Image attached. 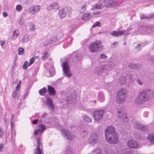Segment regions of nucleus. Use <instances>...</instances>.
Wrapping results in <instances>:
<instances>
[{
  "label": "nucleus",
  "instance_id": "1",
  "mask_svg": "<svg viewBox=\"0 0 154 154\" xmlns=\"http://www.w3.org/2000/svg\"><path fill=\"white\" fill-rule=\"evenodd\" d=\"M153 95L154 92L152 90L148 88L143 89L139 93L135 100V103L137 104L144 103L151 99Z\"/></svg>",
  "mask_w": 154,
  "mask_h": 154
},
{
  "label": "nucleus",
  "instance_id": "2",
  "mask_svg": "<svg viewBox=\"0 0 154 154\" xmlns=\"http://www.w3.org/2000/svg\"><path fill=\"white\" fill-rule=\"evenodd\" d=\"M105 136L107 141L110 143L116 144L119 141L117 134L113 126H109L106 129Z\"/></svg>",
  "mask_w": 154,
  "mask_h": 154
},
{
  "label": "nucleus",
  "instance_id": "3",
  "mask_svg": "<svg viewBox=\"0 0 154 154\" xmlns=\"http://www.w3.org/2000/svg\"><path fill=\"white\" fill-rule=\"evenodd\" d=\"M114 66V64L112 62L108 63L104 65L98 66L95 69V73L97 74L100 75L103 73L106 72Z\"/></svg>",
  "mask_w": 154,
  "mask_h": 154
},
{
  "label": "nucleus",
  "instance_id": "4",
  "mask_svg": "<svg viewBox=\"0 0 154 154\" xmlns=\"http://www.w3.org/2000/svg\"><path fill=\"white\" fill-rule=\"evenodd\" d=\"M126 90L125 89L122 88L119 90L116 98V101L117 103H121L125 101L126 97Z\"/></svg>",
  "mask_w": 154,
  "mask_h": 154
},
{
  "label": "nucleus",
  "instance_id": "5",
  "mask_svg": "<svg viewBox=\"0 0 154 154\" xmlns=\"http://www.w3.org/2000/svg\"><path fill=\"white\" fill-rule=\"evenodd\" d=\"M62 66L64 75L68 78L71 77L72 74L70 72V67L68 63L66 62H64L62 63Z\"/></svg>",
  "mask_w": 154,
  "mask_h": 154
},
{
  "label": "nucleus",
  "instance_id": "6",
  "mask_svg": "<svg viewBox=\"0 0 154 154\" xmlns=\"http://www.w3.org/2000/svg\"><path fill=\"white\" fill-rule=\"evenodd\" d=\"M71 11V8L69 7H66L61 9L58 13V15L61 19L65 17L66 14H69Z\"/></svg>",
  "mask_w": 154,
  "mask_h": 154
},
{
  "label": "nucleus",
  "instance_id": "7",
  "mask_svg": "<svg viewBox=\"0 0 154 154\" xmlns=\"http://www.w3.org/2000/svg\"><path fill=\"white\" fill-rule=\"evenodd\" d=\"M117 116L120 119H121L124 123L129 122L127 115L121 109H118L117 110Z\"/></svg>",
  "mask_w": 154,
  "mask_h": 154
},
{
  "label": "nucleus",
  "instance_id": "8",
  "mask_svg": "<svg viewBox=\"0 0 154 154\" xmlns=\"http://www.w3.org/2000/svg\"><path fill=\"white\" fill-rule=\"evenodd\" d=\"M101 43V42L98 40L93 42L89 46L90 51L93 52L98 51L100 47Z\"/></svg>",
  "mask_w": 154,
  "mask_h": 154
},
{
  "label": "nucleus",
  "instance_id": "9",
  "mask_svg": "<svg viewBox=\"0 0 154 154\" xmlns=\"http://www.w3.org/2000/svg\"><path fill=\"white\" fill-rule=\"evenodd\" d=\"M104 113V110H100L94 111L92 114L95 120L98 121L102 119Z\"/></svg>",
  "mask_w": 154,
  "mask_h": 154
},
{
  "label": "nucleus",
  "instance_id": "10",
  "mask_svg": "<svg viewBox=\"0 0 154 154\" xmlns=\"http://www.w3.org/2000/svg\"><path fill=\"white\" fill-rule=\"evenodd\" d=\"M107 1L106 0H100L98 3L94 5L92 10H94L95 9H100L104 6H106Z\"/></svg>",
  "mask_w": 154,
  "mask_h": 154
},
{
  "label": "nucleus",
  "instance_id": "11",
  "mask_svg": "<svg viewBox=\"0 0 154 154\" xmlns=\"http://www.w3.org/2000/svg\"><path fill=\"white\" fill-rule=\"evenodd\" d=\"M133 122L134 127L137 129L142 131H146L148 129V127L146 125H143L140 124L138 122L134 120Z\"/></svg>",
  "mask_w": 154,
  "mask_h": 154
},
{
  "label": "nucleus",
  "instance_id": "12",
  "mask_svg": "<svg viewBox=\"0 0 154 154\" xmlns=\"http://www.w3.org/2000/svg\"><path fill=\"white\" fill-rule=\"evenodd\" d=\"M40 140L41 137L37 138V145L36 148L34 151L33 154H42V151L40 147H42V144Z\"/></svg>",
  "mask_w": 154,
  "mask_h": 154
},
{
  "label": "nucleus",
  "instance_id": "13",
  "mask_svg": "<svg viewBox=\"0 0 154 154\" xmlns=\"http://www.w3.org/2000/svg\"><path fill=\"white\" fill-rule=\"evenodd\" d=\"M62 131V135L64 137L69 140H72L73 138V135L71 134L70 131L66 130L64 129L61 130Z\"/></svg>",
  "mask_w": 154,
  "mask_h": 154
},
{
  "label": "nucleus",
  "instance_id": "14",
  "mask_svg": "<svg viewBox=\"0 0 154 154\" xmlns=\"http://www.w3.org/2000/svg\"><path fill=\"white\" fill-rule=\"evenodd\" d=\"M128 146L130 148L134 149L137 148L139 146V143L134 140H130L127 142Z\"/></svg>",
  "mask_w": 154,
  "mask_h": 154
},
{
  "label": "nucleus",
  "instance_id": "15",
  "mask_svg": "<svg viewBox=\"0 0 154 154\" xmlns=\"http://www.w3.org/2000/svg\"><path fill=\"white\" fill-rule=\"evenodd\" d=\"M46 104L48 109L50 110L54 109V106L52 100L48 97H47L46 100Z\"/></svg>",
  "mask_w": 154,
  "mask_h": 154
},
{
  "label": "nucleus",
  "instance_id": "16",
  "mask_svg": "<svg viewBox=\"0 0 154 154\" xmlns=\"http://www.w3.org/2000/svg\"><path fill=\"white\" fill-rule=\"evenodd\" d=\"M40 8L39 5H32L29 9V12L32 14H35L39 11Z\"/></svg>",
  "mask_w": 154,
  "mask_h": 154
},
{
  "label": "nucleus",
  "instance_id": "17",
  "mask_svg": "<svg viewBox=\"0 0 154 154\" xmlns=\"http://www.w3.org/2000/svg\"><path fill=\"white\" fill-rule=\"evenodd\" d=\"M97 139L98 137L96 134H92L89 138V143L92 145H94L97 142Z\"/></svg>",
  "mask_w": 154,
  "mask_h": 154
},
{
  "label": "nucleus",
  "instance_id": "18",
  "mask_svg": "<svg viewBox=\"0 0 154 154\" xmlns=\"http://www.w3.org/2000/svg\"><path fill=\"white\" fill-rule=\"evenodd\" d=\"M46 128L45 125L43 124L40 125L39 126V128L34 131V135L39 134L43 132Z\"/></svg>",
  "mask_w": 154,
  "mask_h": 154
},
{
  "label": "nucleus",
  "instance_id": "19",
  "mask_svg": "<svg viewBox=\"0 0 154 154\" xmlns=\"http://www.w3.org/2000/svg\"><path fill=\"white\" fill-rule=\"evenodd\" d=\"M126 31L122 30L119 31H112L110 32V34L111 35H114L116 36H121L124 34L126 35L128 34L126 33H125Z\"/></svg>",
  "mask_w": 154,
  "mask_h": 154
},
{
  "label": "nucleus",
  "instance_id": "20",
  "mask_svg": "<svg viewBox=\"0 0 154 154\" xmlns=\"http://www.w3.org/2000/svg\"><path fill=\"white\" fill-rule=\"evenodd\" d=\"M59 6L57 3L54 2L51 3L50 5L47 8V9L49 11L53 9L58 10Z\"/></svg>",
  "mask_w": 154,
  "mask_h": 154
},
{
  "label": "nucleus",
  "instance_id": "21",
  "mask_svg": "<svg viewBox=\"0 0 154 154\" xmlns=\"http://www.w3.org/2000/svg\"><path fill=\"white\" fill-rule=\"evenodd\" d=\"M107 1V2L106 6L107 7H115L117 5L116 2L115 1L111 0H109Z\"/></svg>",
  "mask_w": 154,
  "mask_h": 154
},
{
  "label": "nucleus",
  "instance_id": "22",
  "mask_svg": "<svg viewBox=\"0 0 154 154\" xmlns=\"http://www.w3.org/2000/svg\"><path fill=\"white\" fill-rule=\"evenodd\" d=\"M121 154H136V152L131 150L129 148H125L121 152Z\"/></svg>",
  "mask_w": 154,
  "mask_h": 154
},
{
  "label": "nucleus",
  "instance_id": "23",
  "mask_svg": "<svg viewBox=\"0 0 154 154\" xmlns=\"http://www.w3.org/2000/svg\"><path fill=\"white\" fill-rule=\"evenodd\" d=\"M48 92L50 95L54 96L55 95L56 92L53 87L51 86L48 85Z\"/></svg>",
  "mask_w": 154,
  "mask_h": 154
},
{
  "label": "nucleus",
  "instance_id": "24",
  "mask_svg": "<svg viewBox=\"0 0 154 154\" xmlns=\"http://www.w3.org/2000/svg\"><path fill=\"white\" fill-rule=\"evenodd\" d=\"M56 38L54 37L53 39L49 40L48 38H46L45 39L44 43V45L45 46H46L49 44L54 42L56 41Z\"/></svg>",
  "mask_w": 154,
  "mask_h": 154
},
{
  "label": "nucleus",
  "instance_id": "25",
  "mask_svg": "<svg viewBox=\"0 0 154 154\" xmlns=\"http://www.w3.org/2000/svg\"><path fill=\"white\" fill-rule=\"evenodd\" d=\"M92 16L90 13H86L82 15V19L83 20H88Z\"/></svg>",
  "mask_w": 154,
  "mask_h": 154
},
{
  "label": "nucleus",
  "instance_id": "26",
  "mask_svg": "<svg viewBox=\"0 0 154 154\" xmlns=\"http://www.w3.org/2000/svg\"><path fill=\"white\" fill-rule=\"evenodd\" d=\"M91 154H102L101 150L99 148H96L92 151Z\"/></svg>",
  "mask_w": 154,
  "mask_h": 154
},
{
  "label": "nucleus",
  "instance_id": "27",
  "mask_svg": "<svg viewBox=\"0 0 154 154\" xmlns=\"http://www.w3.org/2000/svg\"><path fill=\"white\" fill-rule=\"evenodd\" d=\"M119 82L120 85L125 84L126 83L125 78L124 76H122L119 78Z\"/></svg>",
  "mask_w": 154,
  "mask_h": 154
},
{
  "label": "nucleus",
  "instance_id": "28",
  "mask_svg": "<svg viewBox=\"0 0 154 154\" xmlns=\"http://www.w3.org/2000/svg\"><path fill=\"white\" fill-rule=\"evenodd\" d=\"M19 34V32L18 30H15L13 31V37L12 39L13 40L15 39Z\"/></svg>",
  "mask_w": 154,
  "mask_h": 154
},
{
  "label": "nucleus",
  "instance_id": "29",
  "mask_svg": "<svg viewBox=\"0 0 154 154\" xmlns=\"http://www.w3.org/2000/svg\"><path fill=\"white\" fill-rule=\"evenodd\" d=\"M83 118L84 120L87 123H89L92 122V119L90 117L86 115H84L83 116Z\"/></svg>",
  "mask_w": 154,
  "mask_h": 154
},
{
  "label": "nucleus",
  "instance_id": "30",
  "mask_svg": "<svg viewBox=\"0 0 154 154\" xmlns=\"http://www.w3.org/2000/svg\"><path fill=\"white\" fill-rule=\"evenodd\" d=\"M147 138L151 142L154 143V134H151L149 135Z\"/></svg>",
  "mask_w": 154,
  "mask_h": 154
},
{
  "label": "nucleus",
  "instance_id": "31",
  "mask_svg": "<svg viewBox=\"0 0 154 154\" xmlns=\"http://www.w3.org/2000/svg\"><path fill=\"white\" fill-rule=\"evenodd\" d=\"M29 40V36L27 34H26L23 37L22 41L23 42H27Z\"/></svg>",
  "mask_w": 154,
  "mask_h": 154
},
{
  "label": "nucleus",
  "instance_id": "32",
  "mask_svg": "<svg viewBox=\"0 0 154 154\" xmlns=\"http://www.w3.org/2000/svg\"><path fill=\"white\" fill-rule=\"evenodd\" d=\"M18 54L19 55H22L24 53V49L22 47H19L18 49Z\"/></svg>",
  "mask_w": 154,
  "mask_h": 154
},
{
  "label": "nucleus",
  "instance_id": "33",
  "mask_svg": "<svg viewBox=\"0 0 154 154\" xmlns=\"http://www.w3.org/2000/svg\"><path fill=\"white\" fill-rule=\"evenodd\" d=\"M46 89L44 88L39 91V94L42 95H44L46 92Z\"/></svg>",
  "mask_w": 154,
  "mask_h": 154
},
{
  "label": "nucleus",
  "instance_id": "34",
  "mask_svg": "<svg viewBox=\"0 0 154 154\" xmlns=\"http://www.w3.org/2000/svg\"><path fill=\"white\" fill-rule=\"evenodd\" d=\"M49 55V54L47 52L44 53L42 56V59L44 61L45 60L48 58Z\"/></svg>",
  "mask_w": 154,
  "mask_h": 154
},
{
  "label": "nucleus",
  "instance_id": "35",
  "mask_svg": "<svg viewBox=\"0 0 154 154\" xmlns=\"http://www.w3.org/2000/svg\"><path fill=\"white\" fill-rule=\"evenodd\" d=\"M87 6V5H85L82 7L80 10V12L81 14H82L85 12L86 10Z\"/></svg>",
  "mask_w": 154,
  "mask_h": 154
},
{
  "label": "nucleus",
  "instance_id": "36",
  "mask_svg": "<svg viewBox=\"0 0 154 154\" xmlns=\"http://www.w3.org/2000/svg\"><path fill=\"white\" fill-rule=\"evenodd\" d=\"M105 87L107 90L109 91L112 88V86L109 83H106Z\"/></svg>",
  "mask_w": 154,
  "mask_h": 154
},
{
  "label": "nucleus",
  "instance_id": "37",
  "mask_svg": "<svg viewBox=\"0 0 154 154\" xmlns=\"http://www.w3.org/2000/svg\"><path fill=\"white\" fill-rule=\"evenodd\" d=\"M142 45L140 44H136L134 46V48L135 49H137V50L139 51L141 49Z\"/></svg>",
  "mask_w": 154,
  "mask_h": 154
},
{
  "label": "nucleus",
  "instance_id": "38",
  "mask_svg": "<svg viewBox=\"0 0 154 154\" xmlns=\"http://www.w3.org/2000/svg\"><path fill=\"white\" fill-rule=\"evenodd\" d=\"M98 100L100 102H103L104 100V96L102 95H101L100 94H99Z\"/></svg>",
  "mask_w": 154,
  "mask_h": 154
},
{
  "label": "nucleus",
  "instance_id": "39",
  "mask_svg": "<svg viewBox=\"0 0 154 154\" xmlns=\"http://www.w3.org/2000/svg\"><path fill=\"white\" fill-rule=\"evenodd\" d=\"M29 29L31 30L34 31L35 29V25L34 24H30L29 26Z\"/></svg>",
  "mask_w": 154,
  "mask_h": 154
},
{
  "label": "nucleus",
  "instance_id": "40",
  "mask_svg": "<svg viewBox=\"0 0 154 154\" xmlns=\"http://www.w3.org/2000/svg\"><path fill=\"white\" fill-rule=\"evenodd\" d=\"M28 62L27 61H26L24 62V64L22 66L23 68L24 69H26L27 68L28 64Z\"/></svg>",
  "mask_w": 154,
  "mask_h": 154
},
{
  "label": "nucleus",
  "instance_id": "41",
  "mask_svg": "<svg viewBox=\"0 0 154 154\" xmlns=\"http://www.w3.org/2000/svg\"><path fill=\"white\" fill-rule=\"evenodd\" d=\"M16 10L18 12L21 11L22 9V7L20 5H17L16 7Z\"/></svg>",
  "mask_w": 154,
  "mask_h": 154
},
{
  "label": "nucleus",
  "instance_id": "42",
  "mask_svg": "<svg viewBox=\"0 0 154 154\" xmlns=\"http://www.w3.org/2000/svg\"><path fill=\"white\" fill-rule=\"evenodd\" d=\"M100 23L99 22L95 23L92 26V28H94L96 26H100Z\"/></svg>",
  "mask_w": 154,
  "mask_h": 154
},
{
  "label": "nucleus",
  "instance_id": "43",
  "mask_svg": "<svg viewBox=\"0 0 154 154\" xmlns=\"http://www.w3.org/2000/svg\"><path fill=\"white\" fill-rule=\"evenodd\" d=\"M73 40L72 38L71 37H69L67 39V42L70 44Z\"/></svg>",
  "mask_w": 154,
  "mask_h": 154
},
{
  "label": "nucleus",
  "instance_id": "44",
  "mask_svg": "<svg viewBox=\"0 0 154 154\" xmlns=\"http://www.w3.org/2000/svg\"><path fill=\"white\" fill-rule=\"evenodd\" d=\"M18 93V91L17 90H14V91L12 94V97L13 98H15L17 96Z\"/></svg>",
  "mask_w": 154,
  "mask_h": 154
},
{
  "label": "nucleus",
  "instance_id": "45",
  "mask_svg": "<svg viewBox=\"0 0 154 154\" xmlns=\"http://www.w3.org/2000/svg\"><path fill=\"white\" fill-rule=\"evenodd\" d=\"M66 154H72V149L71 148H69L68 150H66Z\"/></svg>",
  "mask_w": 154,
  "mask_h": 154
},
{
  "label": "nucleus",
  "instance_id": "46",
  "mask_svg": "<svg viewBox=\"0 0 154 154\" xmlns=\"http://www.w3.org/2000/svg\"><path fill=\"white\" fill-rule=\"evenodd\" d=\"M34 57L32 58L30 60L29 63V64L28 65V66H29L31 64H32L34 61Z\"/></svg>",
  "mask_w": 154,
  "mask_h": 154
},
{
  "label": "nucleus",
  "instance_id": "47",
  "mask_svg": "<svg viewBox=\"0 0 154 154\" xmlns=\"http://www.w3.org/2000/svg\"><path fill=\"white\" fill-rule=\"evenodd\" d=\"M14 116L13 115H12L11 120V124L12 126L14 124Z\"/></svg>",
  "mask_w": 154,
  "mask_h": 154
},
{
  "label": "nucleus",
  "instance_id": "48",
  "mask_svg": "<svg viewBox=\"0 0 154 154\" xmlns=\"http://www.w3.org/2000/svg\"><path fill=\"white\" fill-rule=\"evenodd\" d=\"M137 82L140 85H142L143 84V81L140 79H138L137 80Z\"/></svg>",
  "mask_w": 154,
  "mask_h": 154
},
{
  "label": "nucleus",
  "instance_id": "49",
  "mask_svg": "<svg viewBox=\"0 0 154 154\" xmlns=\"http://www.w3.org/2000/svg\"><path fill=\"white\" fill-rule=\"evenodd\" d=\"M42 117L43 119H45L48 117V114L44 112L42 115Z\"/></svg>",
  "mask_w": 154,
  "mask_h": 154
},
{
  "label": "nucleus",
  "instance_id": "50",
  "mask_svg": "<svg viewBox=\"0 0 154 154\" xmlns=\"http://www.w3.org/2000/svg\"><path fill=\"white\" fill-rule=\"evenodd\" d=\"M4 144L2 143L0 144V152H2L3 151V149L4 147Z\"/></svg>",
  "mask_w": 154,
  "mask_h": 154
},
{
  "label": "nucleus",
  "instance_id": "51",
  "mask_svg": "<svg viewBox=\"0 0 154 154\" xmlns=\"http://www.w3.org/2000/svg\"><path fill=\"white\" fill-rule=\"evenodd\" d=\"M151 17H148V16L145 17L143 15H142V16H140V18L141 20L143 19L144 18L149 19Z\"/></svg>",
  "mask_w": 154,
  "mask_h": 154
},
{
  "label": "nucleus",
  "instance_id": "52",
  "mask_svg": "<svg viewBox=\"0 0 154 154\" xmlns=\"http://www.w3.org/2000/svg\"><path fill=\"white\" fill-rule=\"evenodd\" d=\"M19 24L22 26L24 25V20L22 19H20L19 21Z\"/></svg>",
  "mask_w": 154,
  "mask_h": 154
},
{
  "label": "nucleus",
  "instance_id": "53",
  "mask_svg": "<svg viewBox=\"0 0 154 154\" xmlns=\"http://www.w3.org/2000/svg\"><path fill=\"white\" fill-rule=\"evenodd\" d=\"M100 58L101 59H105L107 58V57L103 54H101L100 56Z\"/></svg>",
  "mask_w": 154,
  "mask_h": 154
},
{
  "label": "nucleus",
  "instance_id": "54",
  "mask_svg": "<svg viewBox=\"0 0 154 154\" xmlns=\"http://www.w3.org/2000/svg\"><path fill=\"white\" fill-rule=\"evenodd\" d=\"M38 122V120L37 119H35L33 120L32 122V123L34 125L36 124Z\"/></svg>",
  "mask_w": 154,
  "mask_h": 154
},
{
  "label": "nucleus",
  "instance_id": "55",
  "mask_svg": "<svg viewBox=\"0 0 154 154\" xmlns=\"http://www.w3.org/2000/svg\"><path fill=\"white\" fill-rule=\"evenodd\" d=\"M150 60L151 62H154V56L151 57Z\"/></svg>",
  "mask_w": 154,
  "mask_h": 154
},
{
  "label": "nucleus",
  "instance_id": "56",
  "mask_svg": "<svg viewBox=\"0 0 154 154\" xmlns=\"http://www.w3.org/2000/svg\"><path fill=\"white\" fill-rule=\"evenodd\" d=\"M20 87V85L19 84H17L16 87V90L18 91Z\"/></svg>",
  "mask_w": 154,
  "mask_h": 154
},
{
  "label": "nucleus",
  "instance_id": "57",
  "mask_svg": "<svg viewBox=\"0 0 154 154\" xmlns=\"http://www.w3.org/2000/svg\"><path fill=\"white\" fill-rule=\"evenodd\" d=\"M117 42H115L114 43H112L111 44V46H115V45H117Z\"/></svg>",
  "mask_w": 154,
  "mask_h": 154
},
{
  "label": "nucleus",
  "instance_id": "58",
  "mask_svg": "<svg viewBox=\"0 0 154 154\" xmlns=\"http://www.w3.org/2000/svg\"><path fill=\"white\" fill-rule=\"evenodd\" d=\"M3 17H6L7 16L8 14L6 12H4L3 13Z\"/></svg>",
  "mask_w": 154,
  "mask_h": 154
},
{
  "label": "nucleus",
  "instance_id": "59",
  "mask_svg": "<svg viewBox=\"0 0 154 154\" xmlns=\"http://www.w3.org/2000/svg\"><path fill=\"white\" fill-rule=\"evenodd\" d=\"M5 44V42L4 41H1L0 45L2 46Z\"/></svg>",
  "mask_w": 154,
  "mask_h": 154
},
{
  "label": "nucleus",
  "instance_id": "60",
  "mask_svg": "<svg viewBox=\"0 0 154 154\" xmlns=\"http://www.w3.org/2000/svg\"><path fill=\"white\" fill-rule=\"evenodd\" d=\"M100 13V12H97L94 13V14L95 15H98Z\"/></svg>",
  "mask_w": 154,
  "mask_h": 154
},
{
  "label": "nucleus",
  "instance_id": "61",
  "mask_svg": "<svg viewBox=\"0 0 154 154\" xmlns=\"http://www.w3.org/2000/svg\"><path fill=\"white\" fill-rule=\"evenodd\" d=\"M66 100L67 102H69L68 103H70V102H69V100L68 99V98H66Z\"/></svg>",
  "mask_w": 154,
  "mask_h": 154
},
{
  "label": "nucleus",
  "instance_id": "62",
  "mask_svg": "<svg viewBox=\"0 0 154 154\" xmlns=\"http://www.w3.org/2000/svg\"><path fill=\"white\" fill-rule=\"evenodd\" d=\"M130 80L131 81H133V78H132V77H130Z\"/></svg>",
  "mask_w": 154,
  "mask_h": 154
},
{
  "label": "nucleus",
  "instance_id": "63",
  "mask_svg": "<svg viewBox=\"0 0 154 154\" xmlns=\"http://www.w3.org/2000/svg\"><path fill=\"white\" fill-rule=\"evenodd\" d=\"M34 57L35 58H38L39 57V56H34Z\"/></svg>",
  "mask_w": 154,
  "mask_h": 154
},
{
  "label": "nucleus",
  "instance_id": "64",
  "mask_svg": "<svg viewBox=\"0 0 154 154\" xmlns=\"http://www.w3.org/2000/svg\"><path fill=\"white\" fill-rule=\"evenodd\" d=\"M21 83V81H19V83L18 84H19L20 85Z\"/></svg>",
  "mask_w": 154,
  "mask_h": 154
}]
</instances>
